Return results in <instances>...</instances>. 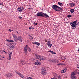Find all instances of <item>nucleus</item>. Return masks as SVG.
<instances>
[{
    "mask_svg": "<svg viewBox=\"0 0 79 79\" xmlns=\"http://www.w3.org/2000/svg\"><path fill=\"white\" fill-rule=\"evenodd\" d=\"M52 8L56 11H60L62 10V8L56 5H52Z\"/></svg>",
    "mask_w": 79,
    "mask_h": 79,
    "instance_id": "obj_1",
    "label": "nucleus"
},
{
    "mask_svg": "<svg viewBox=\"0 0 79 79\" xmlns=\"http://www.w3.org/2000/svg\"><path fill=\"white\" fill-rule=\"evenodd\" d=\"M76 74L74 72H73L71 74V76L70 77L72 79H77V77H76V76H75Z\"/></svg>",
    "mask_w": 79,
    "mask_h": 79,
    "instance_id": "obj_2",
    "label": "nucleus"
},
{
    "mask_svg": "<svg viewBox=\"0 0 79 79\" xmlns=\"http://www.w3.org/2000/svg\"><path fill=\"white\" fill-rule=\"evenodd\" d=\"M70 24L71 26L72 27V28L73 29H76V26L77 25H76V24H75L73 22H70Z\"/></svg>",
    "mask_w": 79,
    "mask_h": 79,
    "instance_id": "obj_3",
    "label": "nucleus"
},
{
    "mask_svg": "<svg viewBox=\"0 0 79 79\" xmlns=\"http://www.w3.org/2000/svg\"><path fill=\"white\" fill-rule=\"evenodd\" d=\"M43 13L42 12H39L37 14L36 16H42V17L44 18V16L43 15Z\"/></svg>",
    "mask_w": 79,
    "mask_h": 79,
    "instance_id": "obj_4",
    "label": "nucleus"
},
{
    "mask_svg": "<svg viewBox=\"0 0 79 79\" xmlns=\"http://www.w3.org/2000/svg\"><path fill=\"white\" fill-rule=\"evenodd\" d=\"M17 10L19 12L23 11H24L23 7L21 6L19 7L17 9Z\"/></svg>",
    "mask_w": 79,
    "mask_h": 79,
    "instance_id": "obj_5",
    "label": "nucleus"
},
{
    "mask_svg": "<svg viewBox=\"0 0 79 79\" xmlns=\"http://www.w3.org/2000/svg\"><path fill=\"white\" fill-rule=\"evenodd\" d=\"M17 40H19L21 42H22L23 41V38L21 37V36H19L18 38L16 39Z\"/></svg>",
    "mask_w": 79,
    "mask_h": 79,
    "instance_id": "obj_6",
    "label": "nucleus"
},
{
    "mask_svg": "<svg viewBox=\"0 0 79 79\" xmlns=\"http://www.w3.org/2000/svg\"><path fill=\"white\" fill-rule=\"evenodd\" d=\"M51 61L52 63H59V61L55 59L51 60Z\"/></svg>",
    "mask_w": 79,
    "mask_h": 79,
    "instance_id": "obj_7",
    "label": "nucleus"
},
{
    "mask_svg": "<svg viewBox=\"0 0 79 79\" xmlns=\"http://www.w3.org/2000/svg\"><path fill=\"white\" fill-rule=\"evenodd\" d=\"M28 46L26 45L24 48V51L25 52V53H27V49H28Z\"/></svg>",
    "mask_w": 79,
    "mask_h": 79,
    "instance_id": "obj_8",
    "label": "nucleus"
},
{
    "mask_svg": "<svg viewBox=\"0 0 79 79\" xmlns=\"http://www.w3.org/2000/svg\"><path fill=\"white\" fill-rule=\"evenodd\" d=\"M69 5H70V6H71V7H73L74 6H75V3H69Z\"/></svg>",
    "mask_w": 79,
    "mask_h": 79,
    "instance_id": "obj_9",
    "label": "nucleus"
},
{
    "mask_svg": "<svg viewBox=\"0 0 79 79\" xmlns=\"http://www.w3.org/2000/svg\"><path fill=\"white\" fill-rule=\"evenodd\" d=\"M43 16H45V17H46V18H48V17H49V16H48V15H47V14H46V13H43Z\"/></svg>",
    "mask_w": 79,
    "mask_h": 79,
    "instance_id": "obj_10",
    "label": "nucleus"
},
{
    "mask_svg": "<svg viewBox=\"0 0 79 79\" xmlns=\"http://www.w3.org/2000/svg\"><path fill=\"white\" fill-rule=\"evenodd\" d=\"M6 41L7 42H9L12 43V44H13L14 43V41L12 40H7Z\"/></svg>",
    "mask_w": 79,
    "mask_h": 79,
    "instance_id": "obj_11",
    "label": "nucleus"
},
{
    "mask_svg": "<svg viewBox=\"0 0 79 79\" xmlns=\"http://www.w3.org/2000/svg\"><path fill=\"white\" fill-rule=\"evenodd\" d=\"M66 68H64L63 70L61 71V73H65L66 70Z\"/></svg>",
    "mask_w": 79,
    "mask_h": 79,
    "instance_id": "obj_12",
    "label": "nucleus"
},
{
    "mask_svg": "<svg viewBox=\"0 0 79 79\" xmlns=\"http://www.w3.org/2000/svg\"><path fill=\"white\" fill-rule=\"evenodd\" d=\"M48 52H49L50 53H51L52 54H55V55H56V53L55 52H54L51 51V50L48 51Z\"/></svg>",
    "mask_w": 79,
    "mask_h": 79,
    "instance_id": "obj_13",
    "label": "nucleus"
},
{
    "mask_svg": "<svg viewBox=\"0 0 79 79\" xmlns=\"http://www.w3.org/2000/svg\"><path fill=\"white\" fill-rule=\"evenodd\" d=\"M12 55V52H10L9 56V60H10L11 57V55Z\"/></svg>",
    "mask_w": 79,
    "mask_h": 79,
    "instance_id": "obj_14",
    "label": "nucleus"
},
{
    "mask_svg": "<svg viewBox=\"0 0 79 79\" xmlns=\"http://www.w3.org/2000/svg\"><path fill=\"white\" fill-rule=\"evenodd\" d=\"M47 74L46 71H41V74L42 75H45Z\"/></svg>",
    "mask_w": 79,
    "mask_h": 79,
    "instance_id": "obj_15",
    "label": "nucleus"
},
{
    "mask_svg": "<svg viewBox=\"0 0 79 79\" xmlns=\"http://www.w3.org/2000/svg\"><path fill=\"white\" fill-rule=\"evenodd\" d=\"M41 63L40 62H39V61H37L35 63V65H40V64Z\"/></svg>",
    "mask_w": 79,
    "mask_h": 79,
    "instance_id": "obj_16",
    "label": "nucleus"
},
{
    "mask_svg": "<svg viewBox=\"0 0 79 79\" xmlns=\"http://www.w3.org/2000/svg\"><path fill=\"white\" fill-rule=\"evenodd\" d=\"M18 75L20 77H22V78H24V76H23V74L21 73H19L18 74Z\"/></svg>",
    "mask_w": 79,
    "mask_h": 79,
    "instance_id": "obj_17",
    "label": "nucleus"
},
{
    "mask_svg": "<svg viewBox=\"0 0 79 79\" xmlns=\"http://www.w3.org/2000/svg\"><path fill=\"white\" fill-rule=\"evenodd\" d=\"M4 58H5L4 56H0V60H4Z\"/></svg>",
    "mask_w": 79,
    "mask_h": 79,
    "instance_id": "obj_18",
    "label": "nucleus"
},
{
    "mask_svg": "<svg viewBox=\"0 0 79 79\" xmlns=\"http://www.w3.org/2000/svg\"><path fill=\"white\" fill-rule=\"evenodd\" d=\"M21 62L22 64H26V62H25V61H24V60H21Z\"/></svg>",
    "mask_w": 79,
    "mask_h": 79,
    "instance_id": "obj_19",
    "label": "nucleus"
},
{
    "mask_svg": "<svg viewBox=\"0 0 79 79\" xmlns=\"http://www.w3.org/2000/svg\"><path fill=\"white\" fill-rule=\"evenodd\" d=\"M34 44L35 45H37L38 46H39L40 45V43L38 42H35Z\"/></svg>",
    "mask_w": 79,
    "mask_h": 79,
    "instance_id": "obj_20",
    "label": "nucleus"
},
{
    "mask_svg": "<svg viewBox=\"0 0 79 79\" xmlns=\"http://www.w3.org/2000/svg\"><path fill=\"white\" fill-rule=\"evenodd\" d=\"M37 57L38 60H41V56H37Z\"/></svg>",
    "mask_w": 79,
    "mask_h": 79,
    "instance_id": "obj_21",
    "label": "nucleus"
},
{
    "mask_svg": "<svg viewBox=\"0 0 79 79\" xmlns=\"http://www.w3.org/2000/svg\"><path fill=\"white\" fill-rule=\"evenodd\" d=\"M9 48H10V49H12V48H14V46L12 44H11Z\"/></svg>",
    "mask_w": 79,
    "mask_h": 79,
    "instance_id": "obj_22",
    "label": "nucleus"
},
{
    "mask_svg": "<svg viewBox=\"0 0 79 79\" xmlns=\"http://www.w3.org/2000/svg\"><path fill=\"white\" fill-rule=\"evenodd\" d=\"M46 59V58H45V57L44 56H41V60H45Z\"/></svg>",
    "mask_w": 79,
    "mask_h": 79,
    "instance_id": "obj_23",
    "label": "nucleus"
},
{
    "mask_svg": "<svg viewBox=\"0 0 79 79\" xmlns=\"http://www.w3.org/2000/svg\"><path fill=\"white\" fill-rule=\"evenodd\" d=\"M12 76V74H11V73H8V74H7V77H10V76Z\"/></svg>",
    "mask_w": 79,
    "mask_h": 79,
    "instance_id": "obj_24",
    "label": "nucleus"
},
{
    "mask_svg": "<svg viewBox=\"0 0 79 79\" xmlns=\"http://www.w3.org/2000/svg\"><path fill=\"white\" fill-rule=\"evenodd\" d=\"M70 11L71 13H74V10L73 9H70Z\"/></svg>",
    "mask_w": 79,
    "mask_h": 79,
    "instance_id": "obj_25",
    "label": "nucleus"
},
{
    "mask_svg": "<svg viewBox=\"0 0 79 79\" xmlns=\"http://www.w3.org/2000/svg\"><path fill=\"white\" fill-rule=\"evenodd\" d=\"M13 37L14 38V39H17V36H16V35L15 34H13Z\"/></svg>",
    "mask_w": 79,
    "mask_h": 79,
    "instance_id": "obj_26",
    "label": "nucleus"
},
{
    "mask_svg": "<svg viewBox=\"0 0 79 79\" xmlns=\"http://www.w3.org/2000/svg\"><path fill=\"white\" fill-rule=\"evenodd\" d=\"M46 70H45V69L44 68L42 67V69H41V71H45Z\"/></svg>",
    "mask_w": 79,
    "mask_h": 79,
    "instance_id": "obj_27",
    "label": "nucleus"
},
{
    "mask_svg": "<svg viewBox=\"0 0 79 79\" xmlns=\"http://www.w3.org/2000/svg\"><path fill=\"white\" fill-rule=\"evenodd\" d=\"M47 45L48 47H51L52 46V44L49 43V44H47Z\"/></svg>",
    "mask_w": 79,
    "mask_h": 79,
    "instance_id": "obj_28",
    "label": "nucleus"
},
{
    "mask_svg": "<svg viewBox=\"0 0 79 79\" xmlns=\"http://www.w3.org/2000/svg\"><path fill=\"white\" fill-rule=\"evenodd\" d=\"M28 51L29 52H31V49L29 47H28Z\"/></svg>",
    "mask_w": 79,
    "mask_h": 79,
    "instance_id": "obj_29",
    "label": "nucleus"
},
{
    "mask_svg": "<svg viewBox=\"0 0 79 79\" xmlns=\"http://www.w3.org/2000/svg\"><path fill=\"white\" fill-rule=\"evenodd\" d=\"M77 21H73V23H74V24H76V25H77V23H77Z\"/></svg>",
    "mask_w": 79,
    "mask_h": 79,
    "instance_id": "obj_30",
    "label": "nucleus"
},
{
    "mask_svg": "<svg viewBox=\"0 0 79 79\" xmlns=\"http://www.w3.org/2000/svg\"><path fill=\"white\" fill-rule=\"evenodd\" d=\"M68 18H71V17H72V15H67Z\"/></svg>",
    "mask_w": 79,
    "mask_h": 79,
    "instance_id": "obj_31",
    "label": "nucleus"
},
{
    "mask_svg": "<svg viewBox=\"0 0 79 79\" xmlns=\"http://www.w3.org/2000/svg\"><path fill=\"white\" fill-rule=\"evenodd\" d=\"M58 4L60 6H61L62 5V3H61L60 2H58Z\"/></svg>",
    "mask_w": 79,
    "mask_h": 79,
    "instance_id": "obj_32",
    "label": "nucleus"
},
{
    "mask_svg": "<svg viewBox=\"0 0 79 79\" xmlns=\"http://www.w3.org/2000/svg\"><path fill=\"white\" fill-rule=\"evenodd\" d=\"M27 79H32V77H27Z\"/></svg>",
    "mask_w": 79,
    "mask_h": 79,
    "instance_id": "obj_33",
    "label": "nucleus"
},
{
    "mask_svg": "<svg viewBox=\"0 0 79 79\" xmlns=\"http://www.w3.org/2000/svg\"><path fill=\"white\" fill-rule=\"evenodd\" d=\"M33 24H34V25H37V23H35V22H34Z\"/></svg>",
    "mask_w": 79,
    "mask_h": 79,
    "instance_id": "obj_34",
    "label": "nucleus"
},
{
    "mask_svg": "<svg viewBox=\"0 0 79 79\" xmlns=\"http://www.w3.org/2000/svg\"><path fill=\"white\" fill-rule=\"evenodd\" d=\"M50 44V40H48V41L47 44Z\"/></svg>",
    "mask_w": 79,
    "mask_h": 79,
    "instance_id": "obj_35",
    "label": "nucleus"
},
{
    "mask_svg": "<svg viewBox=\"0 0 79 79\" xmlns=\"http://www.w3.org/2000/svg\"><path fill=\"white\" fill-rule=\"evenodd\" d=\"M15 73H16V74H18V75L20 73H19L18 72V71L16 72Z\"/></svg>",
    "mask_w": 79,
    "mask_h": 79,
    "instance_id": "obj_36",
    "label": "nucleus"
},
{
    "mask_svg": "<svg viewBox=\"0 0 79 79\" xmlns=\"http://www.w3.org/2000/svg\"><path fill=\"white\" fill-rule=\"evenodd\" d=\"M58 79H61V77L60 76L58 77Z\"/></svg>",
    "mask_w": 79,
    "mask_h": 79,
    "instance_id": "obj_37",
    "label": "nucleus"
},
{
    "mask_svg": "<svg viewBox=\"0 0 79 79\" xmlns=\"http://www.w3.org/2000/svg\"><path fill=\"white\" fill-rule=\"evenodd\" d=\"M30 40H32L33 39V37L29 38Z\"/></svg>",
    "mask_w": 79,
    "mask_h": 79,
    "instance_id": "obj_38",
    "label": "nucleus"
},
{
    "mask_svg": "<svg viewBox=\"0 0 79 79\" xmlns=\"http://www.w3.org/2000/svg\"><path fill=\"white\" fill-rule=\"evenodd\" d=\"M62 58H64V59H66V57L65 56L63 57Z\"/></svg>",
    "mask_w": 79,
    "mask_h": 79,
    "instance_id": "obj_39",
    "label": "nucleus"
},
{
    "mask_svg": "<svg viewBox=\"0 0 79 79\" xmlns=\"http://www.w3.org/2000/svg\"><path fill=\"white\" fill-rule=\"evenodd\" d=\"M9 31H10V32H11V31H13V30H11V29H9Z\"/></svg>",
    "mask_w": 79,
    "mask_h": 79,
    "instance_id": "obj_40",
    "label": "nucleus"
},
{
    "mask_svg": "<svg viewBox=\"0 0 79 79\" xmlns=\"http://www.w3.org/2000/svg\"><path fill=\"white\" fill-rule=\"evenodd\" d=\"M29 29L31 30L32 29V27H30L29 28Z\"/></svg>",
    "mask_w": 79,
    "mask_h": 79,
    "instance_id": "obj_41",
    "label": "nucleus"
},
{
    "mask_svg": "<svg viewBox=\"0 0 79 79\" xmlns=\"http://www.w3.org/2000/svg\"><path fill=\"white\" fill-rule=\"evenodd\" d=\"M29 35V36H30V37H31V38H32V37H33L32 36H31V35L30 34V35Z\"/></svg>",
    "mask_w": 79,
    "mask_h": 79,
    "instance_id": "obj_42",
    "label": "nucleus"
},
{
    "mask_svg": "<svg viewBox=\"0 0 79 79\" xmlns=\"http://www.w3.org/2000/svg\"><path fill=\"white\" fill-rule=\"evenodd\" d=\"M1 5H3V2H1Z\"/></svg>",
    "mask_w": 79,
    "mask_h": 79,
    "instance_id": "obj_43",
    "label": "nucleus"
},
{
    "mask_svg": "<svg viewBox=\"0 0 79 79\" xmlns=\"http://www.w3.org/2000/svg\"><path fill=\"white\" fill-rule=\"evenodd\" d=\"M61 64L60 63V64H58L57 65V66H59V65H61Z\"/></svg>",
    "mask_w": 79,
    "mask_h": 79,
    "instance_id": "obj_44",
    "label": "nucleus"
},
{
    "mask_svg": "<svg viewBox=\"0 0 79 79\" xmlns=\"http://www.w3.org/2000/svg\"><path fill=\"white\" fill-rule=\"evenodd\" d=\"M19 19H21V18H22V17H21V16H19Z\"/></svg>",
    "mask_w": 79,
    "mask_h": 79,
    "instance_id": "obj_45",
    "label": "nucleus"
},
{
    "mask_svg": "<svg viewBox=\"0 0 79 79\" xmlns=\"http://www.w3.org/2000/svg\"><path fill=\"white\" fill-rule=\"evenodd\" d=\"M48 41V40H45V42H47V41Z\"/></svg>",
    "mask_w": 79,
    "mask_h": 79,
    "instance_id": "obj_46",
    "label": "nucleus"
},
{
    "mask_svg": "<svg viewBox=\"0 0 79 79\" xmlns=\"http://www.w3.org/2000/svg\"><path fill=\"white\" fill-rule=\"evenodd\" d=\"M31 9V8H28V10H30V9Z\"/></svg>",
    "mask_w": 79,
    "mask_h": 79,
    "instance_id": "obj_47",
    "label": "nucleus"
},
{
    "mask_svg": "<svg viewBox=\"0 0 79 79\" xmlns=\"http://www.w3.org/2000/svg\"><path fill=\"white\" fill-rule=\"evenodd\" d=\"M0 23L2 24V22H0Z\"/></svg>",
    "mask_w": 79,
    "mask_h": 79,
    "instance_id": "obj_48",
    "label": "nucleus"
},
{
    "mask_svg": "<svg viewBox=\"0 0 79 79\" xmlns=\"http://www.w3.org/2000/svg\"><path fill=\"white\" fill-rule=\"evenodd\" d=\"M1 5V2H0V6Z\"/></svg>",
    "mask_w": 79,
    "mask_h": 79,
    "instance_id": "obj_49",
    "label": "nucleus"
},
{
    "mask_svg": "<svg viewBox=\"0 0 79 79\" xmlns=\"http://www.w3.org/2000/svg\"><path fill=\"white\" fill-rule=\"evenodd\" d=\"M77 74H79V72H77Z\"/></svg>",
    "mask_w": 79,
    "mask_h": 79,
    "instance_id": "obj_50",
    "label": "nucleus"
},
{
    "mask_svg": "<svg viewBox=\"0 0 79 79\" xmlns=\"http://www.w3.org/2000/svg\"><path fill=\"white\" fill-rule=\"evenodd\" d=\"M2 13V12L1 11H0V13Z\"/></svg>",
    "mask_w": 79,
    "mask_h": 79,
    "instance_id": "obj_51",
    "label": "nucleus"
},
{
    "mask_svg": "<svg viewBox=\"0 0 79 79\" xmlns=\"http://www.w3.org/2000/svg\"><path fill=\"white\" fill-rule=\"evenodd\" d=\"M16 32H17V33H18V32L17 31Z\"/></svg>",
    "mask_w": 79,
    "mask_h": 79,
    "instance_id": "obj_52",
    "label": "nucleus"
}]
</instances>
